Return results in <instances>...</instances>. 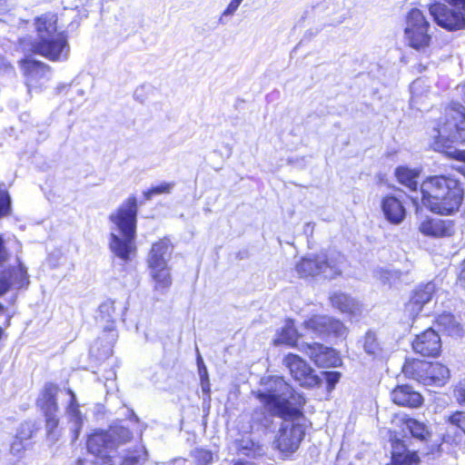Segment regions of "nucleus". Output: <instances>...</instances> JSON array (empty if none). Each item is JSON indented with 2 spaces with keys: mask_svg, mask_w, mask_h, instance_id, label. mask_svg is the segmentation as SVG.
I'll return each instance as SVG.
<instances>
[{
  "mask_svg": "<svg viewBox=\"0 0 465 465\" xmlns=\"http://www.w3.org/2000/svg\"><path fill=\"white\" fill-rule=\"evenodd\" d=\"M430 146L448 157L465 162V151L454 146L465 144V106L451 104L431 122Z\"/></svg>",
  "mask_w": 465,
  "mask_h": 465,
  "instance_id": "nucleus-1",
  "label": "nucleus"
},
{
  "mask_svg": "<svg viewBox=\"0 0 465 465\" xmlns=\"http://www.w3.org/2000/svg\"><path fill=\"white\" fill-rule=\"evenodd\" d=\"M56 24L57 16L54 14H45L37 17L35 20L37 38L34 42L22 40V48L52 61L66 60L70 50L67 38L63 31H58Z\"/></svg>",
  "mask_w": 465,
  "mask_h": 465,
  "instance_id": "nucleus-2",
  "label": "nucleus"
},
{
  "mask_svg": "<svg viewBox=\"0 0 465 465\" xmlns=\"http://www.w3.org/2000/svg\"><path fill=\"white\" fill-rule=\"evenodd\" d=\"M421 203L430 211L450 214L458 210L463 199V190L458 180L436 175L427 178L420 185Z\"/></svg>",
  "mask_w": 465,
  "mask_h": 465,
  "instance_id": "nucleus-3",
  "label": "nucleus"
},
{
  "mask_svg": "<svg viewBox=\"0 0 465 465\" xmlns=\"http://www.w3.org/2000/svg\"><path fill=\"white\" fill-rule=\"evenodd\" d=\"M137 203L129 197L110 219L114 225L111 232L110 249L115 256L127 262L135 252Z\"/></svg>",
  "mask_w": 465,
  "mask_h": 465,
  "instance_id": "nucleus-4",
  "label": "nucleus"
},
{
  "mask_svg": "<svg viewBox=\"0 0 465 465\" xmlns=\"http://www.w3.org/2000/svg\"><path fill=\"white\" fill-rule=\"evenodd\" d=\"M272 415L285 421L273 440V448L282 459H290L300 448L306 435L305 418L302 409H270Z\"/></svg>",
  "mask_w": 465,
  "mask_h": 465,
  "instance_id": "nucleus-5",
  "label": "nucleus"
},
{
  "mask_svg": "<svg viewBox=\"0 0 465 465\" xmlns=\"http://www.w3.org/2000/svg\"><path fill=\"white\" fill-rule=\"evenodd\" d=\"M253 394L267 407H302L306 403L305 398L279 376L262 378L260 388Z\"/></svg>",
  "mask_w": 465,
  "mask_h": 465,
  "instance_id": "nucleus-6",
  "label": "nucleus"
},
{
  "mask_svg": "<svg viewBox=\"0 0 465 465\" xmlns=\"http://www.w3.org/2000/svg\"><path fill=\"white\" fill-rule=\"evenodd\" d=\"M345 258L339 252L330 255L310 254L302 257L295 266L301 278H314L322 276L325 279H334L341 274Z\"/></svg>",
  "mask_w": 465,
  "mask_h": 465,
  "instance_id": "nucleus-7",
  "label": "nucleus"
},
{
  "mask_svg": "<svg viewBox=\"0 0 465 465\" xmlns=\"http://www.w3.org/2000/svg\"><path fill=\"white\" fill-rule=\"evenodd\" d=\"M430 29V22L422 11L412 8L407 14L404 38L410 47L420 53H427L432 40Z\"/></svg>",
  "mask_w": 465,
  "mask_h": 465,
  "instance_id": "nucleus-8",
  "label": "nucleus"
},
{
  "mask_svg": "<svg viewBox=\"0 0 465 465\" xmlns=\"http://www.w3.org/2000/svg\"><path fill=\"white\" fill-rule=\"evenodd\" d=\"M28 283L27 271L17 258L0 264V295L26 287Z\"/></svg>",
  "mask_w": 465,
  "mask_h": 465,
  "instance_id": "nucleus-9",
  "label": "nucleus"
},
{
  "mask_svg": "<svg viewBox=\"0 0 465 465\" xmlns=\"http://www.w3.org/2000/svg\"><path fill=\"white\" fill-rule=\"evenodd\" d=\"M284 364L289 369L292 378L302 387H314L321 381L314 370L301 357L288 354L284 358Z\"/></svg>",
  "mask_w": 465,
  "mask_h": 465,
  "instance_id": "nucleus-10",
  "label": "nucleus"
},
{
  "mask_svg": "<svg viewBox=\"0 0 465 465\" xmlns=\"http://www.w3.org/2000/svg\"><path fill=\"white\" fill-rule=\"evenodd\" d=\"M79 407L74 393L71 390H60L55 384L48 383L37 399V407Z\"/></svg>",
  "mask_w": 465,
  "mask_h": 465,
  "instance_id": "nucleus-11",
  "label": "nucleus"
},
{
  "mask_svg": "<svg viewBox=\"0 0 465 465\" xmlns=\"http://www.w3.org/2000/svg\"><path fill=\"white\" fill-rule=\"evenodd\" d=\"M391 457L386 465H420L421 458L418 450H410L405 440L399 438L396 432L390 435Z\"/></svg>",
  "mask_w": 465,
  "mask_h": 465,
  "instance_id": "nucleus-12",
  "label": "nucleus"
},
{
  "mask_svg": "<svg viewBox=\"0 0 465 465\" xmlns=\"http://www.w3.org/2000/svg\"><path fill=\"white\" fill-rule=\"evenodd\" d=\"M303 325L307 331L317 335L344 337L347 334V328L341 321L326 315L313 316L305 321Z\"/></svg>",
  "mask_w": 465,
  "mask_h": 465,
  "instance_id": "nucleus-13",
  "label": "nucleus"
},
{
  "mask_svg": "<svg viewBox=\"0 0 465 465\" xmlns=\"http://www.w3.org/2000/svg\"><path fill=\"white\" fill-rule=\"evenodd\" d=\"M429 10L435 22L445 29L459 30L465 25V12L462 10L455 11L440 3L431 5Z\"/></svg>",
  "mask_w": 465,
  "mask_h": 465,
  "instance_id": "nucleus-14",
  "label": "nucleus"
},
{
  "mask_svg": "<svg viewBox=\"0 0 465 465\" xmlns=\"http://www.w3.org/2000/svg\"><path fill=\"white\" fill-rule=\"evenodd\" d=\"M412 348L416 353L424 357H437L441 351V340L438 332L429 328L416 335L412 341Z\"/></svg>",
  "mask_w": 465,
  "mask_h": 465,
  "instance_id": "nucleus-15",
  "label": "nucleus"
},
{
  "mask_svg": "<svg viewBox=\"0 0 465 465\" xmlns=\"http://www.w3.org/2000/svg\"><path fill=\"white\" fill-rule=\"evenodd\" d=\"M305 353L319 367H336L341 362V358L333 349L320 343L306 344Z\"/></svg>",
  "mask_w": 465,
  "mask_h": 465,
  "instance_id": "nucleus-16",
  "label": "nucleus"
},
{
  "mask_svg": "<svg viewBox=\"0 0 465 465\" xmlns=\"http://www.w3.org/2000/svg\"><path fill=\"white\" fill-rule=\"evenodd\" d=\"M87 450L96 457L108 458V452L115 449L108 430L94 431L86 440Z\"/></svg>",
  "mask_w": 465,
  "mask_h": 465,
  "instance_id": "nucleus-17",
  "label": "nucleus"
},
{
  "mask_svg": "<svg viewBox=\"0 0 465 465\" xmlns=\"http://www.w3.org/2000/svg\"><path fill=\"white\" fill-rule=\"evenodd\" d=\"M329 300L333 308L348 315L351 319L357 318L361 312L360 303L341 291L330 293Z\"/></svg>",
  "mask_w": 465,
  "mask_h": 465,
  "instance_id": "nucleus-18",
  "label": "nucleus"
},
{
  "mask_svg": "<svg viewBox=\"0 0 465 465\" xmlns=\"http://www.w3.org/2000/svg\"><path fill=\"white\" fill-rule=\"evenodd\" d=\"M391 398L394 404L401 407H420L423 403L421 394L408 385L396 387L391 391Z\"/></svg>",
  "mask_w": 465,
  "mask_h": 465,
  "instance_id": "nucleus-19",
  "label": "nucleus"
},
{
  "mask_svg": "<svg viewBox=\"0 0 465 465\" xmlns=\"http://www.w3.org/2000/svg\"><path fill=\"white\" fill-rule=\"evenodd\" d=\"M435 292V284L428 282L427 284L418 288L410 302L406 304V312L410 316L414 317L429 302Z\"/></svg>",
  "mask_w": 465,
  "mask_h": 465,
  "instance_id": "nucleus-20",
  "label": "nucleus"
},
{
  "mask_svg": "<svg viewBox=\"0 0 465 465\" xmlns=\"http://www.w3.org/2000/svg\"><path fill=\"white\" fill-rule=\"evenodd\" d=\"M23 70L26 76V84L29 90L36 87L38 82L47 79L49 75V67L35 60H25Z\"/></svg>",
  "mask_w": 465,
  "mask_h": 465,
  "instance_id": "nucleus-21",
  "label": "nucleus"
},
{
  "mask_svg": "<svg viewBox=\"0 0 465 465\" xmlns=\"http://www.w3.org/2000/svg\"><path fill=\"white\" fill-rule=\"evenodd\" d=\"M172 246L168 240L162 239L153 243L148 255V268L168 265L171 258Z\"/></svg>",
  "mask_w": 465,
  "mask_h": 465,
  "instance_id": "nucleus-22",
  "label": "nucleus"
},
{
  "mask_svg": "<svg viewBox=\"0 0 465 465\" xmlns=\"http://www.w3.org/2000/svg\"><path fill=\"white\" fill-rule=\"evenodd\" d=\"M420 231L425 235L433 237L450 236L454 232L450 222L440 219L423 221L420 225Z\"/></svg>",
  "mask_w": 465,
  "mask_h": 465,
  "instance_id": "nucleus-23",
  "label": "nucleus"
},
{
  "mask_svg": "<svg viewBox=\"0 0 465 465\" xmlns=\"http://www.w3.org/2000/svg\"><path fill=\"white\" fill-rule=\"evenodd\" d=\"M381 208L386 219L394 224L401 223L405 217V208L394 196H387L381 202Z\"/></svg>",
  "mask_w": 465,
  "mask_h": 465,
  "instance_id": "nucleus-24",
  "label": "nucleus"
},
{
  "mask_svg": "<svg viewBox=\"0 0 465 465\" xmlns=\"http://www.w3.org/2000/svg\"><path fill=\"white\" fill-rule=\"evenodd\" d=\"M430 362L418 359H409L402 366V372L410 379H413L425 385L428 381L427 368Z\"/></svg>",
  "mask_w": 465,
  "mask_h": 465,
  "instance_id": "nucleus-25",
  "label": "nucleus"
},
{
  "mask_svg": "<svg viewBox=\"0 0 465 465\" xmlns=\"http://www.w3.org/2000/svg\"><path fill=\"white\" fill-rule=\"evenodd\" d=\"M420 91L428 92V84L422 78H418L411 85V105L417 110H426L430 106L431 101L429 94L421 95Z\"/></svg>",
  "mask_w": 465,
  "mask_h": 465,
  "instance_id": "nucleus-26",
  "label": "nucleus"
},
{
  "mask_svg": "<svg viewBox=\"0 0 465 465\" xmlns=\"http://www.w3.org/2000/svg\"><path fill=\"white\" fill-rule=\"evenodd\" d=\"M401 422L412 438L426 444L430 441L432 432L428 429L425 423L411 417H404Z\"/></svg>",
  "mask_w": 465,
  "mask_h": 465,
  "instance_id": "nucleus-27",
  "label": "nucleus"
},
{
  "mask_svg": "<svg viewBox=\"0 0 465 465\" xmlns=\"http://www.w3.org/2000/svg\"><path fill=\"white\" fill-rule=\"evenodd\" d=\"M32 432L29 427L22 428L18 431L10 445V453L13 456L20 457L25 450L32 448Z\"/></svg>",
  "mask_w": 465,
  "mask_h": 465,
  "instance_id": "nucleus-28",
  "label": "nucleus"
},
{
  "mask_svg": "<svg viewBox=\"0 0 465 465\" xmlns=\"http://www.w3.org/2000/svg\"><path fill=\"white\" fill-rule=\"evenodd\" d=\"M428 381L425 385L436 384L438 386L444 385L450 379L449 369L440 362H430V367L427 368Z\"/></svg>",
  "mask_w": 465,
  "mask_h": 465,
  "instance_id": "nucleus-29",
  "label": "nucleus"
},
{
  "mask_svg": "<svg viewBox=\"0 0 465 465\" xmlns=\"http://www.w3.org/2000/svg\"><path fill=\"white\" fill-rule=\"evenodd\" d=\"M136 427H139V425L137 424ZM134 430L141 434V430L139 428L132 429L125 425L113 426L108 431L111 434L114 447L117 448L120 445L126 444L133 440Z\"/></svg>",
  "mask_w": 465,
  "mask_h": 465,
  "instance_id": "nucleus-30",
  "label": "nucleus"
},
{
  "mask_svg": "<svg viewBox=\"0 0 465 465\" xmlns=\"http://www.w3.org/2000/svg\"><path fill=\"white\" fill-rule=\"evenodd\" d=\"M437 325L449 336L460 338L463 335V329L451 314H441L437 319Z\"/></svg>",
  "mask_w": 465,
  "mask_h": 465,
  "instance_id": "nucleus-31",
  "label": "nucleus"
},
{
  "mask_svg": "<svg viewBox=\"0 0 465 465\" xmlns=\"http://www.w3.org/2000/svg\"><path fill=\"white\" fill-rule=\"evenodd\" d=\"M150 275L154 282V289L163 292L172 284V277L168 265L161 267L149 268Z\"/></svg>",
  "mask_w": 465,
  "mask_h": 465,
  "instance_id": "nucleus-32",
  "label": "nucleus"
},
{
  "mask_svg": "<svg viewBox=\"0 0 465 465\" xmlns=\"http://www.w3.org/2000/svg\"><path fill=\"white\" fill-rule=\"evenodd\" d=\"M420 169H410L405 166H400L395 170V176L398 182L411 191H415L417 189V179L420 176Z\"/></svg>",
  "mask_w": 465,
  "mask_h": 465,
  "instance_id": "nucleus-33",
  "label": "nucleus"
},
{
  "mask_svg": "<svg viewBox=\"0 0 465 465\" xmlns=\"http://www.w3.org/2000/svg\"><path fill=\"white\" fill-rule=\"evenodd\" d=\"M298 338L299 334L294 327L293 322L292 320H288L281 332H279L277 338L274 340V344L294 346Z\"/></svg>",
  "mask_w": 465,
  "mask_h": 465,
  "instance_id": "nucleus-34",
  "label": "nucleus"
},
{
  "mask_svg": "<svg viewBox=\"0 0 465 465\" xmlns=\"http://www.w3.org/2000/svg\"><path fill=\"white\" fill-rule=\"evenodd\" d=\"M363 349L366 353L374 357L381 355L382 349L374 332H366L363 338Z\"/></svg>",
  "mask_w": 465,
  "mask_h": 465,
  "instance_id": "nucleus-35",
  "label": "nucleus"
},
{
  "mask_svg": "<svg viewBox=\"0 0 465 465\" xmlns=\"http://www.w3.org/2000/svg\"><path fill=\"white\" fill-rule=\"evenodd\" d=\"M195 465H211L213 461V453L212 450L196 448L191 452Z\"/></svg>",
  "mask_w": 465,
  "mask_h": 465,
  "instance_id": "nucleus-36",
  "label": "nucleus"
},
{
  "mask_svg": "<svg viewBox=\"0 0 465 465\" xmlns=\"http://www.w3.org/2000/svg\"><path fill=\"white\" fill-rule=\"evenodd\" d=\"M458 444V442L455 440L454 437L449 433H445L442 435L440 440L439 442L432 443L431 445H428L426 448L425 455H435L440 454L441 452V446L442 444Z\"/></svg>",
  "mask_w": 465,
  "mask_h": 465,
  "instance_id": "nucleus-37",
  "label": "nucleus"
},
{
  "mask_svg": "<svg viewBox=\"0 0 465 465\" xmlns=\"http://www.w3.org/2000/svg\"><path fill=\"white\" fill-rule=\"evenodd\" d=\"M173 187L174 183L163 182L161 184L143 192V196L146 200H151L152 197L156 194L170 193Z\"/></svg>",
  "mask_w": 465,
  "mask_h": 465,
  "instance_id": "nucleus-38",
  "label": "nucleus"
},
{
  "mask_svg": "<svg viewBox=\"0 0 465 465\" xmlns=\"http://www.w3.org/2000/svg\"><path fill=\"white\" fill-rule=\"evenodd\" d=\"M198 365H199V375L201 378L202 389L205 392L210 390V383H209V379H208V374H207V369L204 366L203 360L200 356L198 357Z\"/></svg>",
  "mask_w": 465,
  "mask_h": 465,
  "instance_id": "nucleus-39",
  "label": "nucleus"
},
{
  "mask_svg": "<svg viewBox=\"0 0 465 465\" xmlns=\"http://www.w3.org/2000/svg\"><path fill=\"white\" fill-rule=\"evenodd\" d=\"M10 212V197L5 190L0 189V218Z\"/></svg>",
  "mask_w": 465,
  "mask_h": 465,
  "instance_id": "nucleus-40",
  "label": "nucleus"
},
{
  "mask_svg": "<svg viewBox=\"0 0 465 465\" xmlns=\"http://www.w3.org/2000/svg\"><path fill=\"white\" fill-rule=\"evenodd\" d=\"M450 421L465 433V411H457L450 417Z\"/></svg>",
  "mask_w": 465,
  "mask_h": 465,
  "instance_id": "nucleus-41",
  "label": "nucleus"
},
{
  "mask_svg": "<svg viewBox=\"0 0 465 465\" xmlns=\"http://www.w3.org/2000/svg\"><path fill=\"white\" fill-rule=\"evenodd\" d=\"M242 3V0H231L230 3L228 4L227 7L223 10L221 19L223 16L233 15Z\"/></svg>",
  "mask_w": 465,
  "mask_h": 465,
  "instance_id": "nucleus-42",
  "label": "nucleus"
},
{
  "mask_svg": "<svg viewBox=\"0 0 465 465\" xmlns=\"http://www.w3.org/2000/svg\"><path fill=\"white\" fill-rule=\"evenodd\" d=\"M454 397L460 405H465V383H459L454 389Z\"/></svg>",
  "mask_w": 465,
  "mask_h": 465,
  "instance_id": "nucleus-43",
  "label": "nucleus"
},
{
  "mask_svg": "<svg viewBox=\"0 0 465 465\" xmlns=\"http://www.w3.org/2000/svg\"><path fill=\"white\" fill-rule=\"evenodd\" d=\"M322 374L330 388H333L341 378V374L337 371H324Z\"/></svg>",
  "mask_w": 465,
  "mask_h": 465,
  "instance_id": "nucleus-44",
  "label": "nucleus"
},
{
  "mask_svg": "<svg viewBox=\"0 0 465 465\" xmlns=\"http://www.w3.org/2000/svg\"><path fill=\"white\" fill-rule=\"evenodd\" d=\"M120 465H140L139 456H125Z\"/></svg>",
  "mask_w": 465,
  "mask_h": 465,
  "instance_id": "nucleus-45",
  "label": "nucleus"
},
{
  "mask_svg": "<svg viewBox=\"0 0 465 465\" xmlns=\"http://www.w3.org/2000/svg\"><path fill=\"white\" fill-rule=\"evenodd\" d=\"M395 275L394 272L390 271H381L380 272V279L383 283L391 284V278Z\"/></svg>",
  "mask_w": 465,
  "mask_h": 465,
  "instance_id": "nucleus-46",
  "label": "nucleus"
},
{
  "mask_svg": "<svg viewBox=\"0 0 465 465\" xmlns=\"http://www.w3.org/2000/svg\"><path fill=\"white\" fill-rule=\"evenodd\" d=\"M452 6L465 12V0H446Z\"/></svg>",
  "mask_w": 465,
  "mask_h": 465,
  "instance_id": "nucleus-47",
  "label": "nucleus"
},
{
  "mask_svg": "<svg viewBox=\"0 0 465 465\" xmlns=\"http://www.w3.org/2000/svg\"><path fill=\"white\" fill-rule=\"evenodd\" d=\"M111 310V306L109 304H102L99 308V316H97L98 321H102L104 317L102 316L103 313H108Z\"/></svg>",
  "mask_w": 465,
  "mask_h": 465,
  "instance_id": "nucleus-48",
  "label": "nucleus"
},
{
  "mask_svg": "<svg viewBox=\"0 0 465 465\" xmlns=\"http://www.w3.org/2000/svg\"><path fill=\"white\" fill-rule=\"evenodd\" d=\"M459 282L465 289V260L461 263V271L459 276Z\"/></svg>",
  "mask_w": 465,
  "mask_h": 465,
  "instance_id": "nucleus-49",
  "label": "nucleus"
},
{
  "mask_svg": "<svg viewBox=\"0 0 465 465\" xmlns=\"http://www.w3.org/2000/svg\"><path fill=\"white\" fill-rule=\"evenodd\" d=\"M105 322L108 323L104 329L108 331H114V322L111 319V316L109 315V319H106Z\"/></svg>",
  "mask_w": 465,
  "mask_h": 465,
  "instance_id": "nucleus-50",
  "label": "nucleus"
},
{
  "mask_svg": "<svg viewBox=\"0 0 465 465\" xmlns=\"http://www.w3.org/2000/svg\"><path fill=\"white\" fill-rule=\"evenodd\" d=\"M344 20V14H338L333 19L332 24H341Z\"/></svg>",
  "mask_w": 465,
  "mask_h": 465,
  "instance_id": "nucleus-51",
  "label": "nucleus"
},
{
  "mask_svg": "<svg viewBox=\"0 0 465 465\" xmlns=\"http://www.w3.org/2000/svg\"><path fill=\"white\" fill-rule=\"evenodd\" d=\"M76 465H97V462H90L84 459H78Z\"/></svg>",
  "mask_w": 465,
  "mask_h": 465,
  "instance_id": "nucleus-52",
  "label": "nucleus"
},
{
  "mask_svg": "<svg viewBox=\"0 0 465 465\" xmlns=\"http://www.w3.org/2000/svg\"><path fill=\"white\" fill-rule=\"evenodd\" d=\"M233 465H257V464H255L253 462L246 461V460H238L233 463Z\"/></svg>",
  "mask_w": 465,
  "mask_h": 465,
  "instance_id": "nucleus-53",
  "label": "nucleus"
},
{
  "mask_svg": "<svg viewBox=\"0 0 465 465\" xmlns=\"http://www.w3.org/2000/svg\"><path fill=\"white\" fill-rule=\"evenodd\" d=\"M5 0H0V11L4 10V5H5Z\"/></svg>",
  "mask_w": 465,
  "mask_h": 465,
  "instance_id": "nucleus-54",
  "label": "nucleus"
},
{
  "mask_svg": "<svg viewBox=\"0 0 465 465\" xmlns=\"http://www.w3.org/2000/svg\"><path fill=\"white\" fill-rule=\"evenodd\" d=\"M15 301H16V294H15V293H14V294H12L11 303H15Z\"/></svg>",
  "mask_w": 465,
  "mask_h": 465,
  "instance_id": "nucleus-55",
  "label": "nucleus"
},
{
  "mask_svg": "<svg viewBox=\"0 0 465 465\" xmlns=\"http://www.w3.org/2000/svg\"><path fill=\"white\" fill-rule=\"evenodd\" d=\"M420 94H421V95L429 94L430 95V89L428 88V92L427 93L424 92V91L423 92L420 91Z\"/></svg>",
  "mask_w": 465,
  "mask_h": 465,
  "instance_id": "nucleus-56",
  "label": "nucleus"
},
{
  "mask_svg": "<svg viewBox=\"0 0 465 465\" xmlns=\"http://www.w3.org/2000/svg\"><path fill=\"white\" fill-rule=\"evenodd\" d=\"M5 312V307L0 303V314Z\"/></svg>",
  "mask_w": 465,
  "mask_h": 465,
  "instance_id": "nucleus-57",
  "label": "nucleus"
}]
</instances>
